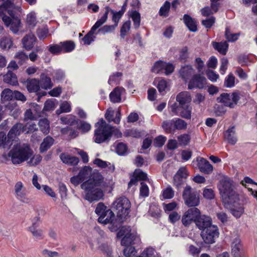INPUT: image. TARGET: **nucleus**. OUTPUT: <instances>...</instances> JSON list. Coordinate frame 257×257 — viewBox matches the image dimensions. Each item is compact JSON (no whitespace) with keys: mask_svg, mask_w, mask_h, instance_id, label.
<instances>
[{"mask_svg":"<svg viewBox=\"0 0 257 257\" xmlns=\"http://www.w3.org/2000/svg\"><path fill=\"white\" fill-rule=\"evenodd\" d=\"M233 181L228 177L221 179L217 185L219 193L225 208L229 209L236 218H239L243 213V205L247 204L248 199L239 196L235 191Z\"/></svg>","mask_w":257,"mask_h":257,"instance_id":"nucleus-1","label":"nucleus"},{"mask_svg":"<svg viewBox=\"0 0 257 257\" xmlns=\"http://www.w3.org/2000/svg\"><path fill=\"white\" fill-rule=\"evenodd\" d=\"M8 156L11 158L14 164H19L28 160L32 155L33 151L27 144H21L20 142L13 144Z\"/></svg>","mask_w":257,"mask_h":257,"instance_id":"nucleus-2","label":"nucleus"},{"mask_svg":"<svg viewBox=\"0 0 257 257\" xmlns=\"http://www.w3.org/2000/svg\"><path fill=\"white\" fill-rule=\"evenodd\" d=\"M81 188L85 192L84 199L90 203L103 199L104 193L98 187L91 186L88 182H83Z\"/></svg>","mask_w":257,"mask_h":257,"instance_id":"nucleus-3","label":"nucleus"},{"mask_svg":"<svg viewBox=\"0 0 257 257\" xmlns=\"http://www.w3.org/2000/svg\"><path fill=\"white\" fill-rule=\"evenodd\" d=\"M131 204L130 200L124 196L116 199L112 204V209L116 211L117 217L125 218L130 213Z\"/></svg>","mask_w":257,"mask_h":257,"instance_id":"nucleus-4","label":"nucleus"},{"mask_svg":"<svg viewBox=\"0 0 257 257\" xmlns=\"http://www.w3.org/2000/svg\"><path fill=\"white\" fill-rule=\"evenodd\" d=\"M113 127H98L94 131V142L97 144L108 143L112 136Z\"/></svg>","mask_w":257,"mask_h":257,"instance_id":"nucleus-5","label":"nucleus"},{"mask_svg":"<svg viewBox=\"0 0 257 257\" xmlns=\"http://www.w3.org/2000/svg\"><path fill=\"white\" fill-rule=\"evenodd\" d=\"M26 132V125L21 122H17L10 130L8 132L7 137L8 138V143H11V145L16 142H19L20 140L18 138L22 133Z\"/></svg>","mask_w":257,"mask_h":257,"instance_id":"nucleus-6","label":"nucleus"},{"mask_svg":"<svg viewBox=\"0 0 257 257\" xmlns=\"http://www.w3.org/2000/svg\"><path fill=\"white\" fill-rule=\"evenodd\" d=\"M219 235V229L216 225H211L203 231H201L200 235L202 239L207 244L215 242V239L218 238Z\"/></svg>","mask_w":257,"mask_h":257,"instance_id":"nucleus-7","label":"nucleus"},{"mask_svg":"<svg viewBox=\"0 0 257 257\" xmlns=\"http://www.w3.org/2000/svg\"><path fill=\"white\" fill-rule=\"evenodd\" d=\"M185 203L188 207H195L200 203L199 198L196 192H192L190 186L187 185L183 193Z\"/></svg>","mask_w":257,"mask_h":257,"instance_id":"nucleus-8","label":"nucleus"},{"mask_svg":"<svg viewBox=\"0 0 257 257\" xmlns=\"http://www.w3.org/2000/svg\"><path fill=\"white\" fill-rule=\"evenodd\" d=\"M201 213L200 210L196 207H192L186 211L182 217L181 221L185 227H189L192 223H195L196 220Z\"/></svg>","mask_w":257,"mask_h":257,"instance_id":"nucleus-9","label":"nucleus"},{"mask_svg":"<svg viewBox=\"0 0 257 257\" xmlns=\"http://www.w3.org/2000/svg\"><path fill=\"white\" fill-rule=\"evenodd\" d=\"M0 17L7 27H10V29L15 34L17 33L19 30L21 20L18 17L11 19L4 13L0 12Z\"/></svg>","mask_w":257,"mask_h":257,"instance_id":"nucleus-10","label":"nucleus"},{"mask_svg":"<svg viewBox=\"0 0 257 257\" xmlns=\"http://www.w3.org/2000/svg\"><path fill=\"white\" fill-rule=\"evenodd\" d=\"M207 84V79L200 74H194L190 79L188 88L191 90L194 88L203 89Z\"/></svg>","mask_w":257,"mask_h":257,"instance_id":"nucleus-11","label":"nucleus"},{"mask_svg":"<svg viewBox=\"0 0 257 257\" xmlns=\"http://www.w3.org/2000/svg\"><path fill=\"white\" fill-rule=\"evenodd\" d=\"M105 12L101 18L98 20L97 21H101L102 22V25L104 24L108 18V14L109 12H110L113 15L112 18V21L114 23V25L117 27L119 21L120 19L122 16V14H121L119 12H115L113 10L111 9L108 6H106L105 7Z\"/></svg>","mask_w":257,"mask_h":257,"instance_id":"nucleus-12","label":"nucleus"},{"mask_svg":"<svg viewBox=\"0 0 257 257\" xmlns=\"http://www.w3.org/2000/svg\"><path fill=\"white\" fill-rule=\"evenodd\" d=\"M195 224L196 227L202 231L212 225V218L209 216L200 213Z\"/></svg>","mask_w":257,"mask_h":257,"instance_id":"nucleus-13","label":"nucleus"},{"mask_svg":"<svg viewBox=\"0 0 257 257\" xmlns=\"http://www.w3.org/2000/svg\"><path fill=\"white\" fill-rule=\"evenodd\" d=\"M140 239L137 235L134 233L131 232V229L123 237L121 240V244L123 246L133 245L139 243Z\"/></svg>","mask_w":257,"mask_h":257,"instance_id":"nucleus-14","label":"nucleus"},{"mask_svg":"<svg viewBox=\"0 0 257 257\" xmlns=\"http://www.w3.org/2000/svg\"><path fill=\"white\" fill-rule=\"evenodd\" d=\"M197 166L199 171L205 174H211L213 170L212 165L206 159L203 158L198 157Z\"/></svg>","mask_w":257,"mask_h":257,"instance_id":"nucleus-15","label":"nucleus"},{"mask_svg":"<svg viewBox=\"0 0 257 257\" xmlns=\"http://www.w3.org/2000/svg\"><path fill=\"white\" fill-rule=\"evenodd\" d=\"M104 178L102 175L95 169L90 176V178L85 182H88L91 186L99 187L103 183Z\"/></svg>","mask_w":257,"mask_h":257,"instance_id":"nucleus-16","label":"nucleus"},{"mask_svg":"<svg viewBox=\"0 0 257 257\" xmlns=\"http://www.w3.org/2000/svg\"><path fill=\"white\" fill-rule=\"evenodd\" d=\"M102 22L101 21H97L91 30L82 38V40L84 42V44L90 45L94 41L95 37H93V35L95 33V31L102 26Z\"/></svg>","mask_w":257,"mask_h":257,"instance_id":"nucleus-17","label":"nucleus"},{"mask_svg":"<svg viewBox=\"0 0 257 257\" xmlns=\"http://www.w3.org/2000/svg\"><path fill=\"white\" fill-rule=\"evenodd\" d=\"M37 41L36 37L35 35L30 33L26 35L22 40L23 47L27 51L31 50L34 46Z\"/></svg>","mask_w":257,"mask_h":257,"instance_id":"nucleus-18","label":"nucleus"},{"mask_svg":"<svg viewBox=\"0 0 257 257\" xmlns=\"http://www.w3.org/2000/svg\"><path fill=\"white\" fill-rule=\"evenodd\" d=\"M176 100L179 102L180 107H185L187 105H190L191 97L188 92H181L177 95Z\"/></svg>","mask_w":257,"mask_h":257,"instance_id":"nucleus-19","label":"nucleus"},{"mask_svg":"<svg viewBox=\"0 0 257 257\" xmlns=\"http://www.w3.org/2000/svg\"><path fill=\"white\" fill-rule=\"evenodd\" d=\"M22 82L26 84L29 92H37L40 89L39 81L36 78L27 79Z\"/></svg>","mask_w":257,"mask_h":257,"instance_id":"nucleus-20","label":"nucleus"},{"mask_svg":"<svg viewBox=\"0 0 257 257\" xmlns=\"http://www.w3.org/2000/svg\"><path fill=\"white\" fill-rule=\"evenodd\" d=\"M183 21L190 31L192 32H196L197 31V22L190 15L185 14L183 16Z\"/></svg>","mask_w":257,"mask_h":257,"instance_id":"nucleus-21","label":"nucleus"},{"mask_svg":"<svg viewBox=\"0 0 257 257\" xmlns=\"http://www.w3.org/2000/svg\"><path fill=\"white\" fill-rule=\"evenodd\" d=\"M125 218L121 217H117L115 219L112 218L110 221L107 223L109 224L108 228L111 232L117 231L121 226V224Z\"/></svg>","mask_w":257,"mask_h":257,"instance_id":"nucleus-22","label":"nucleus"},{"mask_svg":"<svg viewBox=\"0 0 257 257\" xmlns=\"http://www.w3.org/2000/svg\"><path fill=\"white\" fill-rule=\"evenodd\" d=\"M107 207L102 202H99L97 205V206L95 210V212L99 217L98 218V221L99 223H103L104 224H107L108 223V218L104 219V216L102 215V213L107 210Z\"/></svg>","mask_w":257,"mask_h":257,"instance_id":"nucleus-23","label":"nucleus"},{"mask_svg":"<svg viewBox=\"0 0 257 257\" xmlns=\"http://www.w3.org/2000/svg\"><path fill=\"white\" fill-rule=\"evenodd\" d=\"M61 160L65 164L75 166L79 162V159L75 156H71L70 155L62 153L60 155Z\"/></svg>","mask_w":257,"mask_h":257,"instance_id":"nucleus-24","label":"nucleus"},{"mask_svg":"<svg viewBox=\"0 0 257 257\" xmlns=\"http://www.w3.org/2000/svg\"><path fill=\"white\" fill-rule=\"evenodd\" d=\"M3 81L5 83L16 86L18 84L17 75L11 70L3 75Z\"/></svg>","mask_w":257,"mask_h":257,"instance_id":"nucleus-25","label":"nucleus"},{"mask_svg":"<svg viewBox=\"0 0 257 257\" xmlns=\"http://www.w3.org/2000/svg\"><path fill=\"white\" fill-rule=\"evenodd\" d=\"M54 140L50 136L45 138L40 145L39 151L41 153H43L49 150L54 144Z\"/></svg>","mask_w":257,"mask_h":257,"instance_id":"nucleus-26","label":"nucleus"},{"mask_svg":"<svg viewBox=\"0 0 257 257\" xmlns=\"http://www.w3.org/2000/svg\"><path fill=\"white\" fill-rule=\"evenodd\" d=\"M230 93H222L217 98L216 100L218 102L223 103L225 106L233 108L234 107V104L230 101Z\"/></svg>","mask_w":257,"mask_h":257,"instance_id":"nucleus-27","label":"nucleus"},{"mask_svg":"<svg viewBox=\"0 0 257 257\" xmlns=\"http://www.w3.org/2000/svg\"><path fill=\"white\" fill-rule=\"evenodd\" d=\"M212 46L220 54L225 55L228 50V44L226 41L220 42H213Z\"/></svg>","mask_w":257,"mask_h":257,"instance_id":"nucleus-28","label":"nucleus"},{"mask_svg":"<svg viewBox=\"0 0 257 257\" xmlns=\"http://www.w3.org/2000/svg\"><path fill=\"white\" fill-rule=\"evenodd\" d=\"M194 70L190 65L184 66L180 69L179 74L183 79L187 81L193 74Z\"/></svg>","mask_w":257,"mask_h":257,"instance_id":"nucleus-29","label":"nucleus"},{"mask_svg":"<svg viewBox=\"0 0 257 257\" xmlns=\"http://www.w3.org/2000/svg\"><path fill=\"white\" fill-rule=\"evenodd\" d=\"M39 85L40 87L41 86L44 89H50L53 85L51 78L43 73L41 75V80L39 82Z\"/></svg>","mask_w":257,"mask_h":257,"instance_id":"nucleus-30","label":"nucleus"},{"mask_svg":"<svg viewBox=\"0 0 257 257\" xmlns=\"http://www.w3.org/2000/svg\"><path fill=\"white\" fill-rule=\"evenodd\" d=\"M162 127L166 133L168 134H174L175 131L174 119L163 121Z\"/></svg>","mask_w":257,"mask_h":257,"instance_id":"nucleus-31","label":"nucleus"},{"mask_svg":"<svg viewBox=\"0 0 257 257\" xmlns=\"http://www.w3.org/2000/svg\"><path fill=\"white\" fill-rule=\"evenodd\" d=\"M235 127L234 126L229 128L225 133V138L228 142L232 145H234L237 141L236 138L235 137Z\"/></svg>","mask_w":257,"mask_h":257,"instance_id":"nucleus-32","label":"nucleus"},{"mask_svg":"<svg viewBox=\"0 0 257 257\" xmlns=\"http://www.w3.org/2000/svg\"><path fill=\"white\" fill-rule=\"evenodd\" d=\"M60 119L62 123L69 124L70 125H74L76 124H78L79 121V119H75V116L71 115L61 117Z\"/></svg>","mask_w":257,"mask_h":257,"instance_id":"nucleus-33","label":"nucleus"},{"mask_svg":"<svg viewBox=\"0 0 257 257\" xmlns=\"http://www.w3.org/2000/svg\"><path fill=\"white\" fill-rule=\"evenodd\" d=\"M38 227L39 224L37 222H33L32 225L29 227V230L35 237L41 239L43 238V231L40 229H38Z\"/></svg>","mask_w":257,"mask_h":257,"instance_id":"nucleus-34","label":"nucleus"},{"mask_svg":"<svg viewBox=\"0 0 257 257\" xmlns=\"http://www.w3.org/2000/svg\"><path fill=\"white\" fill-rule=\"evenodd\" d=\"M60 44L62 48V51L66 53L72 51L75 48V44L72 41H65L60 42Z\"/></svg>","mask_w":257,"mask_h":257,"instance_id":"nucleus-35","label":"nucleus"},{"mask_svg":"<svg viewBox=\"0 0 257 257\" xmlns=\"http://www.w3.org/2000/svg\"><path fill=\"white\" fill-rule=\"evenodd\" d=\"M110 101L113 103L120 102L121 100V92L119 88H115L109 94Z\"/></svg>","mask_w":257,"mask_h":257,"instance_id":"nucleus-36","label":"nucleus"},{"mask_svg":"<svg viewBox=\"0 0 257 257\" xmlns=\"http://www.w3.org/2000/svg\"><path fill=\"white\" fill-rule=\"evenodd\" d=\"M13 44V41L10 38L3 37L0 40V47L3 50H9Z\"/></svg>","mask_w":257,"mask_h":257,"instance_id":"nucleus-37","label":"nucleus"},{"mask_svg":"<svg viewBox=\"0 0 257 257\" xmlns=\"http://www.w3.org/2000/svg\"><path fill=\"white\" fill-rule=\"evenodd\" d=\"M12 145L8 143V138L6 134L3 132H0V147H2L4 149H10Z\"/></svg>","mask_w":257,"mask_h":257,"instance_id":"nucleus-38","label":"nucleus"},{"mask_svg":"<svg viewBox=\"0 0 257 257\" xmlns=\"http://www.w3.org/2000/svg\"><path fill=\"white\" fill-rule=\"evenodd\" d=\"M14 91L10 89H5L1 93V98L3 101H10L14 98Z\"/></svg>","mask_w":257,"mask_h":257,"instance_id":"nucleus-39","label":"nucleus"},{"mask_svg":"<svg viewBox=\"0 0 257 257\" xmlns=\"http://www.w3.org/2000/svg\"><path fill=\"white\" fill-rule=\"evenodd\" d=\"M133 21L134 22V28L138 29L141 24V14L137 11H133L131 15Z\"/></svg>","mask_w":257,"mask_h":257,"instance_id":"nucleus-40","label":"nucleus"},{"mask_svg":"<svg viewBox=\"0 0 257 257\" xmlns=\"http://www.w3.org/2000/svg\"><path fill=\"white\" fill-rule=\"evenodd\" d=\"M92 169L91 167H90L89 166H85L80 170L79 175L81 177V178H82V180H84L88 177H90V176L92 173Z\"/></svg>","mask_w":257,"mask_h":257,"instance_id":"nucleus-41","label":"nucleus"},{"mask_svg":"<svg viewBox=\"0 0 257 257\" xmlns=\"http://www.w3.org/2000/svg\"><path fill=\"white\" fill-rule=\"evenodd\" d=\"M14 58L18 60V64L20 65H23L29 59L28 56L23 51L17 52Z\"/></svg>","mask_w":257,"mask_h":257,"instance_id":"nucleus-42","label":"nucleus"},{"mask_svg":"<svg viewBox=\"0 0 257 257\" xmlns=\"http://www.w3.org/2000/svg\"><path fill=\"white\" fill-rule=\"evenodd\" d=\"M181 108L182 110L180 111V116L184 118L190 119L191 117V106L187 105L185 107H182Z\"/></svg>","mask_w":257,"mask_h":257,"instance_id":"nucleus-43","label":"nucleus"},{"mask_svg":"<svg viewBox=\"0 0 257 257\" xmlns=\"http://www.w3.org/2000/svg\"><path fill=\"white\" fill-rule=\"evenodd\" d=\"M174 126L176 130H183L187 128V123L184 120L176 118L174 119Z\"/></svg>","mask_w":257,"mask_h":257,"instance_id":"nucleus-44","label":"nucleus"},{"mask_svg":"<svg viewBox=\"0 0 257 257\" xmlns=\"http://www.w3.org/2000/svg\"><path fill=\"white\" fill-rule=\"evenodd\" d=\"M75 125H77V128L83 133L88 132L91 129V125L89 123L80 119L79 123Z\"/></svg>","mask_w":257,"mask_h":257,"instance_id":"nucleus-45","label":"nucleus"},{"mask_svg":"<svg viewBox=\"0 0 257 257\" xmlns=\"http://www.w3.org/2000/svg\"><path fill=\"white\" fill-rule=\"evenodd\" d=\"M40 129L44 134L49 133V122L47 119H41L39 122Z\"/></svg>","mask_w":257,"mask_h":257,"instance_id":"nucleus-46","label":"nucleus"},{"mask_svg":"<svg viewBox=\"0 0 257 257\" xmlns=\"http://www.w3.org/2000/svg\"><path fill=\"white\" fill-rule=\"evenodd\" d=\"M171 4L168 1H166L159 11V14L161 16L166 17L168 16V13L170 9Z\"/></svg>","mask_w":257,"mask_h":257,"instance_id":"nucleus-47","label":"nucleus"},{"mask_svg":"<svg viewBox=\"0 0 257 257\" xmlns=\"http://www.w3.org/2000/svg\"><path fill=\"white\" fill-rule=\"evenodd\" d=\"M131 22L130 20L125 22L121 26L120 30V36L121 38H124L126 35V33L128 32L131 28Z\"/></svg>","mask_w":257,"mask_h":257,"instance_id":"nucleus-48","label":"nucleus"},{"mask_svg":"<svg viewBox=\"0 0 257 257\" xmlns=\"http://www.w3.org/2000/svg\"><path fill=\"white\" fill-rule=\"evenodd\" d=\"M123 252L125 257H133L135 255L137 251L133 245H127L124 248Z\"/></svg>","mask_w":257,"mask_h":257,"instance_id":"nucleus-49","label":"nucleus"},{"mask_svg":"<svg viewBox=\"0 0 257 257\" xmlns=\"http://www.w3.org/2000/svg\"><path fill=\"white\" fill-rule=\"evenodd\" d=\"M116 27L115 25H105L102 28L98 29L97 32L96 33H101L103 35H105L106 33H111L115 30Z\"/></svg>","mask_w":257,"mask_h":257,"instance_id":"nucleus-50","label":"nucleus"},{"mask_svg":"<svg viewBox=\"0 0 257 257\" xmlns=\"http://www.w3.org/2000/svg\"><path fill=\"white\" fill-rule=\"evenodd\" d=\"M23 187L21 182H18L15 186V191L18 198H22L25 196V193L22 191Z\"/></svg>","mask_w":257,"mask_h":257,"instance_id":"nucleus-51","label":"nucleus"},{"mask_svg":"<svg viewBox=\"0 0 257 257\" xmlns=\"http://www.w3.org/2000/svg\"><path fill=\"white\" fill-rule=\"evenodd\" d=\"M238 34L231 33L229 28L227 27L225 29V36L226 39L229 42H234L237 39Z\"/></svg>","mask_w":257,"mask_h":257,"instance_id":"nucleus-52","label":"nucleus"},{"mask_svg":"<svg viewBox=\"0 0 257 257\" xmlns=\"http://www.w3.org/2000/svg\"><path fill=\"white\" fill-rule=\"evenodd\" d=\"M234 84L235 77L232 74H230L225 78L224 86L228 88H231L233 87Z\"/></svg>","mask_w":257,"mask_h":257,"instance_id":"nucleus-53","label":"nucleus"},{"mask_svg":"<svg viewBox=\"0 0 257 257\" xmlns=\"http://www.w3.org/2000/svg\"><path fill=\"white\" fill-rule=\"evenodd\" d=\"M184 178H181V177L178 175H175L174 177V185L178 190L182 188V186L184 183Z\"/></svg>","mask_w":257,"mask_h":257,"instance_id":"nucleus-54","label":"nucleus"},{"mask_svg":"<svg viewBox=\"0 0 257 257\" xmlns=\"http://www.w3.org/2000/svg\"><path fill=\"white\" fill-rule=\"evenodd\" d=\"M127 150L126 145L123 143H119L116 147V152L119 155H124Z\"/></svg>","mask_w":257,"mask_h":257,"instance_id":"nucleus-55","label":"nucleus"},{"mask_svg":"<svg viewBox=\"0 0 257 257\" xmlns=\"http://www.w3.org/2000/svg\"><path fill=\"white\" fill-rule=\"evenodd\" d=\"M226 109L223 105L215 104L214 106V113L216 116H222L225 114Z\"/></svg>","mask_w":257,"mask_h":257,"instance_id":"nucleus-56","label":"nucleus"},{"mask_svg":"<svg viewBox=\"0 0 257 257\" xmlns=\"http://www.w3.org/2000/svg\"><path fill=\"white\" fill-rule=\"evenodd\" d=\"M165 63L162 61H158L156 62L153 67L152 71L159 73L160 71L164 69Z\"/></svg>","mask_w":257,"mask_h":257,"instance_id":"nucleus-57","label":"nucleus"},{"mask_svg":"<svg viewBox=\"0 0 257 257\" xmlns=\"http://www.w3.org/2000/svg\"><path fill=\"white\" fill-rule=\"evenodd\" d=\"M190 138L188 134H183L178 137V141L181 145H187L190 142Z\"/></svg>","mask_w":257,"mask_h":257,"instance_id":"nucleus-58","label":"nucleus"},{"mask_svg":"<svg viewBox=\"0 0 257 257\" xmlns=\"http://www.w3.org/2000/svg\"><path fill=\"white\" fill-rule=\"evenodd\" d=\"M134 173L138 180L146 181L148 180L147 173L140 169H136Z\"/></svg>","mask_w":257,"mask_h":257,"instance_id":"nucleus-59","label":"nucleus"},{"mask_svg":"<svg viewBox=\"0 0 257 257\" xmlns=\"http://www.w3.org/2000/svg\"><path fill=\"white\" fill-rule=\"evenodd\" d=\"M59 191L61 198L62 199L66 198L67 189L66 185L63 183L60 182L59 183Z\"/></svg>","mask_w":257,"mask_h":257,"instance_id":"nucleus-60","label":"nucleus"},{"mask_svg":"<svg viewBox=\"0 0 257 257\" xmlns=\"http://www.w3.org/2000/svg\"><path fill=\"white\" fill-rule=\"evenodd\" d=\"M215 18L211 17L209 19L203 20L202 21V24L207 29L210 28L215 23Z\"/></svg>","mask_w":257,"mask_h":257,"instance_id":"nucleus-61","label":"nucleus"},{"mask_svg":"<svg viewBox=\"0 0 257 257\" xmlns=\"http://www.w3.org/2000/svg\"><path fill=\"white\" fill-rule=\"evenodd\" d=\"M174 191L170 186L163 191V196L165 199H171L174 197Z\"/></svg>","mask_w":257,"mask_h":257,"instance_id":"nucleus-62","label":"nucleus"},{"mask_svg":"<svg viewBox=\"0 0 257 257\" xmlns=\"http://www.w3.org/2000/svg\"><path fill=\"white\" fill-rule=\"evenodd\" d=\"M49 51L52 54H58L62 51V48L61 46L57 44L50 45L49 48Z\"/></svg>","mask_w":257,"mask_h":257,"instance_id":"nucleus-63","label":"nucleus"},{"mask_svg":"<svg viewBox=\"0 0 257 257\" xmlns=\"http://www.w3.org/2000/svg\"><path fill=\"white\" fill-rule=\"evenodd\" d=\"M188 48L185 46L183 47L180 52L179 59L180 61L185 62L188 57Z\"/></svg>","mask_w":257,"mask_h":257,"instance_id":"nucleus-64","label":"nucleus"}]
</instances>
